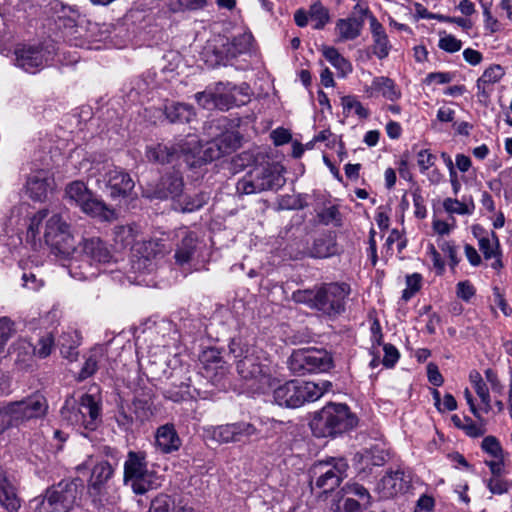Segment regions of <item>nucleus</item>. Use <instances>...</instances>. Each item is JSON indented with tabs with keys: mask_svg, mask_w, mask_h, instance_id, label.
Wrapping results in <instances>:
<instances>
[{
	"mask_svg": "<svg viewBox=\"0 0 512 512\" xmlns=\"http://www.w3.org/2000/svg\"><path fill=\"white\" fill-rule=\"evenodd\" d=\"M229 351L235 358H239L237 373L248 390L266 393L278 384L274 367L260 350L247 345L241 338H233L229 343Z\"/></svg>",
	"mask_w": 512,
	"mask_h": 512,
	"instance_id": "nucleus-1",
	"label": "nucleus"
},
{
	"mask_svg": "<svg viewBox=\"0 0 512 512\" xmlns=\"http://www.w3.org/2000/svg\"><path fill=\"white\" fill-rule=\"evenodd\" d=\"M113 260L111 250L101 238H87L81 242L79 258L70 262L69 272L75 279L89 280L97 277L103 267Z\"/></svg>",
	"mask_w": 512,
	"mask_h": 512,
	"instance_id": "nucleus-2",
	"label": "nucleus"
},
{
	"mask_svg": "<svg viewBox=\"0 0 512 512\" xmlns=\"http://www.w3.org/2000/svg\"><path fill=\"white\" fill-rule=\"evenodd\" d=\"M48 403L41 394H33L19 401L0 405V435L6 430L19 427L31 419L46 415Z\"/></svg>",
	"mask_w": 512,
	"mask_h": 512,
	"instance_id": "nucleus-3",
	"label": "nucleus"
},
{
	"mask_svg": "<svg viewBox=\"0 0 512 512\" xmlns=\"http://www.w3.org/2000/svg\"><path fill=\"white\" fill-rule=\"evenodd\" d=\"M332 386L331 382L321 383L302 380H290L273 389V398L276 404L287 408H298L307 402L318 400Z\"/></svg>",
	"mask_w": 512,
	"mask_h": 512,
	"instance_id": "nucleus-4",
	"label": "nucleus"
},
{
	"mask_svg": "<svg viewBox=\"0 0 512 512\" xmlns=\"http://www.w3.org/2000/svg\"><path fill=\"white\" fill-rule=\"evenodd\" d=\"M283 172V167L276 163L256 165L237 181L236 191L240 195L276 191L286 182Z\"/></svg>",
	"mask_w": 512,
	"mask_h": 512,
	"instance_id": "nucleus-5",
	"label": "nucleus"
},
{
	"mask_svg": "<svg viewBox=\"0 0 512 512\" xmlns=\"http://www.w3.org/2000/svg\"><path fill=\"white\" fill-rule=\"evenodd\" d=\"M350 417L347 404L330 402L314 415L310 428L316 437H333L348 429Z\"/></svg>",
	"mask_w": 512,
	"mask_h": 512,
	"instance_id": "nucleus-6",
	"label": "nucleus"
},
{
	"mask_svg": "<svg viewBox=\"0 0 512 512\" xmlns=\"http://www.w3.org/2000/svg\"><path fill=\"white\" fill-rule=\"evenodd\" d=\"M123 481L135 494L143 495L160 486L159 477L147 467L145 453L129 451L124 462Z\"/></svg>",
	"mask_w": 512,
	"mask_h": 512,
	"instance_id": "nucleus-7",
	"label": "nucleus"
},
{
	"mask_svg": "<svg viewBox=\"0 0 512 512\" xmlns=\"http://www.w3.org/2000/svg\"><path fill=\"white\" fill-rule=\"evenodd\" d=\"M228 124L229 121L224 116L205 124L204 129L210 137L209 146L206 150L210 160L230 154L240 147L241 135L236 130L228 129Z\"/></svg>",
	"mask_w": 512,
	"mask_h": 512,
	"instance_id": "nucleus-8",
	"label": "nucleus"
},
{
	"mask_svg": "<svg viewBox=\"0 0 512 512\" xmlns=\"http://www.w3.org/2000/svg\"><path fill=\"white\" fill-rule=\"evenodd\" d=\"M90 177H95L98 188L113 198L126 197L134 188V181L122 169L110 164H97L90 169Z\"/></svg>",
	"mask_w": 512,
	"mask_h": 512,
	"instance_id": "nucleus-9",
	"label": "nucleus"
},
{
	"mask_svg": "<svg viewBox=\"0 0 512 512\" xmlns=\"http://www.w3.org/2000/svg\"><path fill=\"white\" fill-rule=\"evenodd\" d=\"M332 363L331 354L317 348L295 350L288 361L289 369L298 376L326 372L332 367Z\"/></svg>",
	"mask_w": 512,
	"mask_h": 512,
	"instance_id": "nucleus-10",
	"label": "nucleus"
},
{
	"mask_svg": "<svg viewBox=\"0 0 512 512\" xmlns=\"http://www.w3.org/2000/svg\"><path fill=\"white\" fill-rule=\"evenodd\" d=\"M349 465L344 459L319 461L311 468V483L324 493L333 491L347 477Z\"/></svg>",
	"mask_w": 512,
	"mask_h": 512,
	"instance_id": "nucleus-11",
	"label": "nucleus"
},
{
	"mask_svg": "<svg viewBox=\"0 0 512 512\" xmlns=\"http://www.w3.org/2000/svg\"><path fill=\"white\" fill-rule=\"evenodd\" d=\"M208 439L218 444L246 443L253 437H258L260 431L250 422L238 421L217 426H208L204 429Z\"/></svg>",
	"mask_w": 512,
	"mask_h": 512,
	"instance_id": "nucleus-12",
	"label": "nucleus"
},
{
	"mask_svg": "<svg viewBox=\"0 0 512 512\" xmlns=\"http://www.w3.org/2000/svg\"><path fill=\"white\" fill-rule=\"evenodd\" d=\"M65 193L86 214L104 220H110L114 216V211L109 209L102 200L96 198L82 181L71 182L67 185Z\"/></svg>",
	"mask_w": 512,
	"mask_h": 512,
	"instance_id": "nucleus-13",
	"label": "nucleus"
},
{
	"mask_svg": "<svg viewBox=\"0 0 512 512\" xmlns=\"http://www.w3.org/2000/svg\"><path fill=\"white\" fill-rule=\"evenodd\" d=\"M61 415L71 425H81L94 430L100 422L101 405L93 395L84 394L76 408L65 406L61 410Z\"/></svg>",
	"mask_w": 512,
	"mask_h": 512,
	"instance_id": "nucleus-14",
	"label": "nucleus"
},
{
	"mask_svg": "<svg viewBox=\"0 0 512 512\" xmlns=\"http://www.w3.org/2000/svg\"><path fill=\"white\" fill-rule=\"evenodd\" d=\"M43 237L45 242L63 255H69L74 251V240L70 232V226L64 221L60 214H49Z\"/></svg>",
	"mask_w": 512,
	"mask_h": 512,
	"instance_id": "nucleus-15",
	"label": "nucleus"
},
{
	"mask_svg": "<svg viewBox=\"0 0 512 512\" xmlns=\"http://www.w3.org/2000/svg\"><path fill=\"white\" fill-rule=\"evenodd\" d=\"M253 36L245 32L232 39L219 37L218 45L214 47V53L217 57V63L223 65H233V61L242 55L251 52Z\"/></svg>",
	"mask_w": 512,
	"mask_h": 512,
	"instance_id": "nucleus-16",
	"label": "nucleus"
},
{
	"mask_svg": "<svg viewBox=\"0 0 512 512\" xmlns=\"http://www.w3.org/2000/svg\"><path fill=\"white\" fill-rule=\"evenodd\" d=\"M349 291L348 284L330 283L317 288L315 309L328 315L340 313Z\"/></svg>",
	"mask_w": 512,
	"mask_h": 512,
	"instance_id": "nucleus-17",
	"label": "nucleus"
},
{
	"mask_svg": "<svg viewBox=\"0 0 512 512\" xmlns=\"http://www.w3.org/2000/svg\"><path fill=\"white\" fill-rule=\"evenodd\" d=\"M14 56L15 66L27 73L35 74L48 64L50 52L42 45L23 44L15 48Z\"/></svg>",
	"mask_w": 512,
	"mask_h": 512,
	"instance_id": "nucleus-18",
	"label": "nucleus"
},
{
	"mask_svg": "<svg viewBox=\"0 0 512 512\" xmlns=\"http://www.w3.org/2000/svg\"><path fill=\"white\" fill-rule=\"evenodd\" d=\"M215 109L227 111L234 106H240L249 101V86L232 85L231 83H216Z\"/></svg>",
	"mask_w": 512,
	"mask_h": 512,
	"instance_id": "nucleus-19",
	"label": "nucleus"
},
{
	"mask_svg": "<svg viewBox=\"0 0 512 512\" xmlns=\"http://www.w3.org/2000/svg\"><path fill=\"white\" fill-rule=\"evenodd\" d=\"M411 482V473L408 471H387L377 484V490L382 498H393L406 493L411 488Z\"/></svg>",
	"mask_w": 512,
	"mask_h": 512,
	"instance_id": "nucleus-20",
	"label": "nucleus"
},
{
	"mask_svg": "<svg viewBox=\"0 0 512 512\" xmlns=\"http://www.w3.org/2000/svg\"><path fill=\"white\" fill-rule=\"evenodd\" d=\"M472 230L474 236L478 239L479 249L485 260H493L491 267L495 270H500L503 267V263L498 236L494 231H484L479 225L473 226Z\"/></svg>",
	"mask_w": 512,
	"mask_h": 512,
	"instance_id": "nucleus-21",
	"label": "nucleus"
},
{
	"mask_svg": "<svg viewBox=\"0 0 512 512\" xmlns=\"http://www.w3.org/2000/svg\"><path fill=\"white\" fill-rule=\"evenodd\" d=\"M183 187L182 176L178 172H173L162 176L154 188L146 191V195L150 199H171L173 202L175 198L180 196Z\"/></svg>",
	"mask_w": 512,
	"mask_h": 512,
	"instance_id": "nucleus-22",
	"label": "nucleus"
},
{
	"mask_svg": "<svg viewBox=\"0 0 512 512\" xmlns=\"http://www.w3.org/2000/svg\"><path fill=\"white\" fill-rule=\"evenodd\" d=\"M386 462V453L378 446H371L358 451L354 455V469L357 470V477L364 479L372 470V467L382 466Z\"/></svg>",
	"mask_w": 512,
	"mask_h": 512,
	"instance_id": "nucleus-23",
	"label": "nucleus"
},
{
	"mask_svg": "<svg viewBox=\"0 0 512 512\" xmlns=\"http://www.w3.org/2000/svg\"><path fill=\"white\" fill-rule=\"evenodd\" d=\"M47 493L54 498L58 511L69 512L78 497L77 484L71 480H63L47 489Z\"/></svg>",
	"mask_w": 512,
	"mask_h": 512,
	"instance_id": "nucleus-24",
	"label": "nucleus"
},
{
	"mask_svg": "<svg viewBox=\"0 0 512 512\" xmlns=\"http://www.w3.org/2000/svg\"><path fill=\"white\" fill-rule=\"evenodd\" d=\"M53 183L54 180L48 171H35L27 179L26 193L34 201H44Z\"/></svg>",
	"mask_w": 512,
	"mask_h": 512,
	"instance_id": "nucleus-25",
	"label": "nucleus"
},
{
	"mask_svg": "<svg viewBox=\"0 0 512 512\" xmlns=\"http://www.w3.org/2000/svg\"><path fill=\"white\" fill-rule=\"evenodd\" d=\"M162 246L158 240H149L141 243L137 249L141 256L133 262V269L143 273L152 272L156 266L153 259L162 253Z\"/></svg>",
	"mask_w": 512,
	"mask_h": 512,
	"instance_id": "nucleus-26",
	"label": "nucleus"
},
{
	"mask_svg": "<svg viewBox=\"0 0 512 512\" xmlns=\"http://www.w3.org/2000/svg\"><path fill=\"white\" fill-rule=\"evenodd\" d=\"M0 506L8 512H18L21 500L17 489L8 478L6 471L0 466Z\"/></svg>",
	"mask_w": 512,
	"mask_h": 512,
	"instance_id": "nucleus-27",
	"label": "nucleus"
},
{
	"mask_svg": "<svg viewBox=\"0 0 512 512\" xmlns=\"http://www.w3.org/2000/svg\"><path fill=\"white\" fill-rule=\"evenodd\" d=\"M181 439L173 424H164L157 428L155 433V445L164 454L178 451L181 447Z\"/></svg>",
	"mask_w": 512,
	"mask_h": 512,
	"instance_id": "nucleus-28",
	"label": "nucleus"
},
{
	"mask_svg": "<svg viewBox=\"0 0 512 512\" xmlns=\"http://www.w3.org/2000/svg\"><path fill=\"white\" fill-rule=\"evenodd\" d=\"M204 375L207 378L222 376L225 373V362L220 352L215 348H209L202 352L199 357Z\"/></svg>",
	"mask_w": 512,
	"mask_h": 512,
	"instance_id": "nucleus-29",
	"label": "nucleus"
},
{
	"mask_svg": "<svg viewBox=\"0 0 512 512\" xmlns=\"http://www.w3.org/2000/svg\"><path fill=\"white\" fill-rule=\"evenodd\" d=\"M181 233L183 236L176 246L174 258L176 264L183 266L193 259L197 250V236L195 233L186 230Z\"/></svg>",
	"mask_w": 512,
	"mask_h": 512,
	"instance_id": "nucleus-30",
	"label": "nucleus"
},
{
	"mask_svg": "<svg viewBox=\"0 0 512 512\" xmlns=\"http://www.w3.org/2000/svg\"><path fill=\"white\" fill-rule=\"evenodd\" d=\"M207 193L200 192L194 195L184 194L180 192V196L172 202L174 210L182 213H191L202 208L208 201Z\"/></svg>",
	"mask_w": 512,
	"mask_h": 512,
	"instance_id": "nucleus-31",
	"label": "nucleus"
},
{
	"mask_svg": "<svg viewBox=\"0 0 512 512\" xmlns=\"http://www.w3.org/2000/svg\"><path fill=\"white\" fill-rule=\"evenodd\" d=\"M182 152L183 149L179 150L173 146L156 144L147 147L146 157L151 162L165 164L171 163L179 158Z\"/></svg>",
	"mask_w": 512,
	"mask_h": 512,
	"instance_id": "nucleus-32",
	"label": "nucleus"
},
{
	"mask_svg": "<svg viewBox=\"0 0 512 512\" xmlns=\"http://www.w3.org/2000/svg\"><path fill=\"white\" fill-rule=\"evenodd\" d=\"M51 10L53 11L52 18L60 28H73L76 25L79 13L75 7L55 2L52 4Z\"/></svg>",
	"mask_w": 512,
	"mask_h": 512,
	"instance_id": "nucleus-33",
	"label": "nucleus"
},
{
	"mask_svg": "<svg viewBox=\"0 0 512 512\" xmlns=\"http://www.w3.org/2000/svg\"><path fill=\"white\" fill-rule=\"evenodd\" d=\"M364 18H367L370 23V29L373 37L381 36L386 34L385 30L380 22L376 19V17L370 13L367 6H362L360 3H357L354 6V38L358 35L357 27L361 25Z\"/></svg>",
	"mask_w": 512,
	"mask_h": 512,
	"instance_id": "nucleus-34",
	"label": "nucleus"
},
{
	"mask_svg": "<svg viewBox=\"0 0 512 512\" xmlns=\"http://www.w3.org/2000/svg\"><path fill=\"white\" fill-rule=\"evenodd\" d=\"M114 468L107 461L97 463L91 472L89 479V487L97 493L105 486V484L112 478Z\"/></svg>",
	"mask_w": 512,
	"mask_h": 512,
	"instance_id": "nucleus-35",
	"label": "nucleus"
},
{
	"mask_svg": "<svg viewBox=\"0 0 512 512\" xmlns=\"http://www.w3.org/2000/svg\"><path fill=\"white\" fill-rule=\"evenodd\" d=\"M138 227L134 224L117 225L113 229L114 245L124 249L133 245L138 236Z\"/></svg>",
	"mask_w": 512,
	"mask_h": 512,
	"instance_id": "nucleus-36",
	"label": "nucleus"
},
{
	"mask_svg": "<svg viewBox=\"0 0 512 512\" xmlns=\"http://www.w3.org/2000/svg\"><path fill=\"white\" fill-rule=\"evenodd\" d=\"M165 115L171 123H186L193 119L195 112L191 105L177 102L165 106Z\"/></svg>",
	"mask_w": 512,
	"mask_h": 512,
	"instance_id": "nucleus-37",
	"label": "nucleus"
},
{
	"mask_svg": "<svg viewBox=\"0 0 512 512\" xmlns=\"http://www.w3.org/2000/svg\"><path fill=\"white\" fill-rule=\"evenodd\" d=\"M79 338L75 332L63 333L59 338V346L61 355L73 362L78 358Z\"/></svg>",
	"mask_w": 512,
	"mask_h": 512,
	"instance_id": "nucleus-38",
	"label": "nucleus"
},
{
	"mask_svg": "<svg viewBox=\"0 0 512 512\" xmlns=\"http://www.w3.org/2000/svg\"><path fill=\"white\" fill-rule=\"evenodd\" d=\"M323 56L331 65L338 70L340 76H345L350 71V63L340 53L331 46H322L321 48Z\"/></svg>",
	"mask_w": 512,
	"mask_h": 512,
	"instance_id": "nucleus-39",
	"label": "nucleus"
},
{
	"mask_svg": "<svg viewBox=\"0 0 512 512\" xmlns=\"http://www.w3.org/2000/svg\"><path fill=\"white\" fill-rule=\"evenodd\" d=\"M103 348L95 347L91 349L85 363L79 373V380H85L91 377L98 370V363L103 358Z\"/></svg>",
	"mask_w": 512,
	"mask_h": 512,
	"instance_id": "nucleus-40",
	"label": "nucleus"
},
{
	"mask_svg": "<svg viewBox=\"0 0 512 512\" xmlns=\"http://www.w3.org/2000/svg\"><path fill=\"white\" fill-rule=\"evenodd\" d=\"M374 89L381 92L383 97L390 101H395L400 98L401 93L396 89L395 83L393 80L387 77H377L373 80L372 83Z\"/></svg>",
	"mask_w": 512,
	"mask_h": 512,
	"instance_id": "nucleus-41",
	"label": "nucleus"
},
{
	"mask_svg": "<svg viewBox=\"0 0 512 512\" xmlns=\"http://www.w3.org/2000/svg\"><path fill=\"white\" fill-rule=\"evenodd\" d=\"M443 207L449 214L470 215L474 211L475 205L472 200L467 201L463 199L459 201L453 198H446L443 201Z\"/></svg>",
	"mask_w": 512,
	"mask_h": 512,
	"instance_id": "nucleus-42",
	"label": "nucleus"
},
{
	"mask_svg": "<svg viewBox=\"0 0 512 512\" xmlns=\"http://www.w3.org/2000/svg\"><path fill=\"white\" fill-rule=\"evenodd\" d=\"M469 379L473 384L475 392L481 399L482 403L485 406V412H489L491 409V400L489 395V390L486 383L483 381L481 374L478 371H472L469 375Z\"/></svg>",
	"mask_w": 512,
	"mask_h": 512,
	"instance_id": "nucleus-43",
	"label": "nucleus"
},
{
	"mask_svg": "<svg viewBox=\"0 0 512 512\" xmlns=\"http://www.w3.org/2000/svg\"><path fill=\"white\" fill-rule=\"evenodd\" d=\"M50 212L47 209H41L30 218L27 228V238L35 242L40 240L41 230L43 228V221L47 220Z\"/></svg>",
	"mask_w": 512,
	"mask_h": 512,
	"instance_id": "nucleus-44",
	"label": "nucleus"
},
{
	"mask_svg": "<svg viewBox=\"0 0 512 512\" xmlns=\"http://www.w3.org/2000/svg\"><path fill=\"white\" fill-rule=\"evenodd\" d=\"M504 70L500 65H491L483 72L477 80L478 91L483 90L486 84H495L504 76Z\"/></svg>",
	"mask_w": 512,
	"mask_h": 512,
	"instance_id": "nucleus-45",
	"label": "nucleus"
},
{
	"mask_svg": "<svg viewBox=\"0 0 512 512\" xmlns=\"http://www.w3.org/2000/svg\"><path fill=\"white\" fill-rule=\"evenodd\" d=\"M309 17L314 22V29L320 30L329 22L328 10L319 2H315L310 6Z\"/></svg>",
	"mask_w": 512,
	"mask_h": 512,
	"instance_id": "nucleus-46",
	"label": "nucleus"
},
{
	"mask_svg": "<svg viewBox=\"0 0 512 512\" xmlns=\"http://www.w3.org/2000/svg\"><path fill=\"white\" fill-rule=\"evenodd\" d=\"M336 253V247L330 238H318L315 240L312 255L316 258H326Z\"/></svg>",
	"mask_w": 512,
	"mask_h": 512,
	"instance_id": "nucleus-47",
	"label": "nucleus"
},
{
	"mask_svg": "<svg viewBox=\"0 0 512 512\" xmlns=\"http://www.w3.org/2000/svg\"><path fill=\"white\" fill-rule=\"evenodd\" d=\"M131 407L136 422L143 423L152 416L151 404L146 399L135 398Z\"/></svg>",
	"mask_w": 512,
	"mask_h": 512,
	"instance_id": "nucleus-48",
	"label": "nucleus"
},
{
	"mask_svg": "<svg viewBox=\"0 0 512 512\" xmlns=\"http://www.w3.org/2000/svg\"><path fill=\"white\" fill-rule=\"evenodd\" d=\"M115 418L118 426L124 431L130 430L136 422L131 405H119Z\"/></svg>",
	"mask_w": 512,
	"mask_h": 512,
	"instance_id": "nucleus-49",
	"label": "nucleus"
},
{
	"mask_svg": "<svg viewBox=\"0 0 512 512\" xmlns=\"http://www.w3.org/2000/svg\"><path fill=\"white\" fill-rule=\"evenodd\" d=\"M15 333V323L6 316L0 317V355L4 353L7 342Z\"/></svg>",
	"mask_w": 512,
	"mask_h": 512,
	"instance_id": "nucleus-50",
	"label": "nucleus"
},
{
	"mask_svg": "<svg viewBox=\"0 0 512 512\" xmlns=\"http://www.w3.org/2000/svg\"><path fill=\"white\" fill-rule=\"evenodd\" d=\"M350 487L347 483L337 494L334 504V512H352V496H350Z\"/></svg>",
	"mask_w": 512,
	"mask_h": 512,
	"instance_id": "nucleus-51",
	"label": "nucleus"
},
{
	"mask_svg": "<svg viewBox=\"0 0 512 512\" xmlns=\"http://www.w3.org/2000/svg\"><path fill=\"white\" fill-rule=\"evenodd\" d=\"M53 347L54 337L52 334L47 333L38 340L35 346L33 345L34 355L39 358H46L51 354Z\"/></svg>",
	"mask_w": 512,
	"mask_h": 512,
	"instance_id": "nucleus-52",
	"label": "nucleus"
},
{
	"mask_svg": "<svg viewBox=\"0 0 512 512\" xmlns=\"http://www.w3.org/2000/svg\"><path fill=\"white\" fill-rule=\"evenodd\" d=\"M195 100L197 103L207 110H213L215 109V97H216V90L215 85L207 87L204 91L198 92L195 94Z\"/></svg>",
	"mask_w": 512,
	"mask_h": 512,
	"instance_id": "nucleus-53",
	"label": "nucleus"
},
{
	"mask_svg": "<svg viewBox=\"0 0 512 512\" xmlns=\"http://www.w3.org/2000/svg\"><path fill=\"white\" fill-rule=\"evenodd\" d=\"M35 512H60L56 507L54 498L46 492L43 497L35 498L32 501Z\"/></svg>",
	"mask_w": 512,
	"mask_h": 512,
	"instance_id": "nucleus-54",
	"label": "nucleus"
},
{
	"mask_svg": "<svg viewBox=\"0 0 512 512\" xmlns=\"http://www.w3.org/2000/svg\"><path fill=\"white\" fill-rule=\"evenodd\" d=\"M11 349L13 353H17L18 361H26L27 358L34 355L33 345L25 339L17 340L13 343Z\"/></svg>",
	"mask_w": 512,
	"mask_h": 512,
	"instance_id": "nucleus-55",
	"label": "nucleus"
},
{
	"mask_svg": "<svg viewBox=\"0 0 512 512\" xmlns=\"http://www.w3.org/2000/svg\"><path fill=\"white\" fill-rule=\"evenodd\" d=\"M173 501L166 494H159L150 503L148 512H171Z\"/></svg>",
	"mask_w": 512,
	"mask_h": 512,
	"instance_id": "nucleus-56",
	"label": "nucleus"
},
{
	"mask_svg": "<svg viewBox=\"0 0 512 512\" xmlns=\"http://www.w3.org/2000/svg\"><path fill=\"white\" fill-rule=\"evenodd\" d=\"M481 447L485 452L490 454L493 458H495V459L503 458V450H502V447L496 437H494V436L485 437L482 441Z\"/></svg>",
	"mask_w": 512,
	"mask_h": 512,
	"instance_id": "nucleus-57",
	"label": "nucleus"
},
{
	"mask_svg": "<svg viewBox=\"0 0 512 512\" xmlns=\"http://www.w3.org/2000/svg\"><path fill=\"white\" fill-rule=\"evenodd\" d=\"M384 357L381 361L384 367L393 368L400 358L398 349L390 344L386 343L383 345Z\"/></svg>",
	"mask_w": 512,
	"mask_h": 512,
	"instance_id": "nucleus-58",
	"label": "nucleus"
},
{
	"mask_svg": "<svg viewBox=\"0 0 512 512\" xmlns=\"http://www.w3.org/2000/svg\"><path fill=\"white\" fill-rule=\"evenodd\" d=\"M263 423L268 426L267 437L284 433L293 427V423L291 421L284 422L276 419H267Z\"/></svg>",
	"mask_w": 512,
	"mask_h": 512,
	"instance_id": "nucleus-59",
	"label": "nucleus"
},
{
	"mask_svg": "<svg viewBox=\"0 0 512 512\" xmlns=\"http://www.w3.org/2000/svg\"><path fill=\"white\" fill-rule=\"evenodd\" d=\"M317 298V289L316 290H297L293 292L292 299L297 303H303L308 305L311 308H315L314 304H316Z\"/></svg>",
	"mask_w": 512,
	"mask_h": 512,
	"instance_id": "nucleus-60",
	"label": "nucleus"
},
{
	"mask_svg": "<svg viewBox=\"0 0 512 512\" xmlns=\"http://www.w3.org/2000/svg\"><path fill=\"white\" fill-rule=\"evenodd\" d=\"M374 45L373 52L379 59H384L388 56L390 51V45L387 34L373 37Z\"/></svg>",
	"mask_w": 512,
	"mask_h": 512,
	"instance_id": "nucleus-61",
	"label": "nucleus"
},
{
	"mask_svg": "<svg viewBox=\"0 0 512 512\" xmlns=\"http://www.w3.org/2000/svg\"><path fill=\"white\" fill-rule=\"evenodd\" d=\"M438 45L440 49L448 53H455L462 48L461 40L457 39L453 35H445L444 37H441Z\"/></svg>",
	"mask_w": 512,
	"mask_h": 512,
	"instance_id": "nucleus-62",
	"label": "nucleus"
},
{
	"mask_svg": "<svg viewBox=\"0 0 512 512\" xmlns=\"http://www.w3.org/2000/svg\"><path fill=\"white\" fill-rule=\"evenodd\" d=\"M436 156L428 149H422L417 153V164L420 171L424 173L435 164Z\"/></svg>",
	"mask_w": 512,
	"mask_h": 512,
	"instance_id": "nucleus-63",
	"label": "nucleus"
},
{
	"mask_svg": "<svg viewBox=\"0 0 512 512\" xmlns=\"http://www.w3.org/2000/svg\"><path fill=\"white\" fill-rule=\"evenodd\" d=\"M487 488L492 494L502 495L508 492L510 484L502 477H491L487 481Z\"/></svg>",
	"mask_w": 512,
	"mask_h": 512,
	"instance_id": "nucleus-64",
	"label": "nucleus"
}]
</instances>
